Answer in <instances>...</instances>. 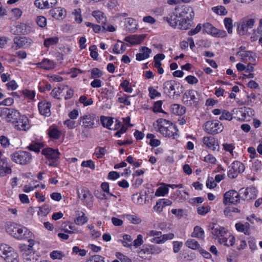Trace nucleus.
<instances>
[{
    "label": "nucleus",
    "instance_id": "obj_1",
    "mask_svg": "<svg viewBox=\"0 0 262 262\" xmlns=\"http://www.w3.org/2000/svg\"><path fill=\"white\" fill-rule=\"evenodd\" d=\"M1 116L8 122L17 123L15 125L17 129L20 130L26 129L28 122V119L24 116L20 118V113L18 111L13 108L4 107L1 109Z\"/></svg>",
    "mask_w": 262,
    "mask_h": 262
},
{
    "label": "nucleus",
    "instance_id": "obj_2",
    "mask_svg": "<svg viewBox=\"0 0 262 262\" xmlns=\"http://www.w3.org/2000/svg\"><path fill=\"white\" fill-rule=\"evenodd\" d=\"M155 128L163 137L175 139L178 136V129L177 127L169 121L160 118L157 120Z\"/></svg>",
    "mask_w": 262,
    "mask_h": 262
},
{
    "label": "nucleus",
    "instance_id": "obj_3",
    "mask_svg": "<svg viewBox=\"0 0 262 262\" xmlns=\"http://www.w3.org/2000/svg\"><path fill=\"white\" fill-rule=\"evenodd\" d=\"M7 232L14 238L19 240L25 239L33 237V234L27 228L16 224H11L7 229Z\"/></svg>",
    "mask_w": 262,
    "mask_h": 262
},
{
    "label": "nucleus",
    "instance_id": "obj_4",
    "mask_svg": "<svg viewBox=\"0 0 262 262\" xmlns=\"http://www.w3.org/2000/svg\"><path fill=\"white\" fill-rule=\"evenodd\" d=\"M41 153L48 159L46 162L48 165L54 167L58 166L60 155L58 149H54L51 148H45L42 150Z\"/></svg>",
    "mask_w": 262,
    "mask_h": 262
},
{
    "label": "nucleus",
    "instance_id": "obj_5",
    "mask_svg": "<svg viewBox=\"0 0 262 262\" xmlns=\"http://www.w3.org/2000/svg\"><path fill=\"white\" fill-rule=\"evenodd\" d=\"M11 158L16 163L25 165L30 162L32 156L29 152L19 150L12 154Z\"/></svg>",
    "mask_w": 262,
    "mask_h": 262
},
{
    "label": "nucleus",
    "instance_id": "obj_6",
    "mask_svg": "<svg viewBox=\"0 0 262 262\" xmlns=\"http://www.w3.org/2000/svg\"><path fill=\"white\" fill-rule=\"evenodd\" d=\"M255 21V19L253 18L248 17L243 18L241 19L237 26V31L238 34L240 35L246 34L248 29L253 27Z\"/></svg>",
    "mask_w": 262,
    "mask_h": 262
},
{
    "label": "nucleus",
    "instance_id": "obj_7",
    "mask_svg": "<svg viewBox=\"0 0 262 262\" xmlns=\"http://www.w3.org/2000/svg\"><path fill=\"white\" fill-rule=\"evenodd\" d=\"M95 120L94 114L88 113L79 118L78 123L84 128H93L95 127Z\"/></svg>",
    "mask_w": 262,
    "mask_h": 262
},
{
    "label": "nucleus",
    "instance_id": "obj_8",
    "mask_svg": "<svg viewBox=\"0 0 262 262\" xmlns=\"http://www.w3.org/2000/svg\"><path fill=\"white\" fill-rule=\"evenodd\" d=\"M175 10L179 18L192 19L194 17V12L189 6L183 5L176 8Z\"/></svg>",
    "mask_w": 262,
    "mask_h": 262
},
{
    "label": "nucleus",
    "instance_id": "obj_9",
    "mask_svg": "<svg viewBox=\"0 0 262 262\" xmlns=\"http://www.w3.org/2000/svg\"><path fill=\"white\" fill-rule=\"evenodd\" d=\"M223 129V126L220 122L208 121L205 125V130L210 134H216L221 133Z\"/></svg>",
    "mask_w": 262,
    "mask_h": 262
},
{
    "label": "nucleus",
    "instance_id": "obj_10",
    "mask_svg": "<svg viewBox=\"0 0 262 262\" xmlns=\"http://www.w3.org/2000/svg\"><path fill=\"white\" fill-rule=\"evenodd\" d=\"M77 193L79 198L83 201L88 207H91L93 206V196L87 188L82 187L77 191Z\"/></svg>",
    "mask_w": 262,
    "mask_h": 262
},
{
    "label": "nucleus",
    "instance_id": "obj_11",
    "mask_svg": "<svg viewBox=\"0 0 262 262\" xmlns=\"http://www.w3.org/2000/svg\"><path fill=\"white\" fill-rule=\"evenodd\" d=\"M198 93L194 90H189L187 91L183 97V101L184 104L188 106H191L193 104L196 103L198 101L197 96Z\"/></svg>",
    "mask_w": 262,
    "mask_h": 262
},
{
    "label": "nucleus",
    "instance_id": "obj_12",
    "mask_svg": "<svg viewBox=\"0 0 262 262\" xmlns=\"http://www.w3.org/2000/svg\"><path fill=\"white\" fill-rule=\"evenodd\" d=\"M245 170L244 165L239 161H234L231 164V166L228 171V176L229 178L234 179L237 175Z\"/></svg>",
    "mask_w": 262,
    "mask_h": 262
},
{
    "label": "nucleus",
    "instance_id": "obj_13",
    "mask_svg": "<svg viewBox=\"0 0 262 262\" xmlns=\"http://www.w3.org/2000/svg\"><path fill=\"white\" fill-rule=\"evenodd\" d=\"M240 196L235 190H231L226 192L224 195L223 203L226 205L228 203L236 204L239 202Z\"/></svg>",
    "mask_w": 262,
    "mask_h": 262
},
{
    "label": "nucleus",
    "instance_id": "obj_14",
    "mask_svg": "<svg viewBox=\"0 0 262 262\" xmlns=\"http://www.w3.org/2000/svg\"><path fill=\"white\" fill-rule=\"evenodd\" d=\"M179 83L172 80L164 82L163 85L164 93L169 96L171 94L173 96L176 95V89L177 86H179Z\"/></svg>",
    "mask_w": 262,
    "mask_h": 262
},
{
    "label": "nucleus",
    "instance_id": "obj_15",
    "mask_svg": "<svg viewBox=\"0 0 262 262\" xmlns=\"http://www.w3.org/2000/svg\"><path fill=\"white\" fill-rule=\"evenodd\" d=\"M240 191L241 194H243L242 198L244 200L250 201L256 197L257 190L255 187H250L246 189H242Z\"/></svg>",
    "mask_w": 262,
    "mask_h": 262
},
{
    "label": "nucleus",
    "instance_id": "obj_16",
    "mask_svg": "<svg viewBox=\"0 0 262 262\" xmlns=\"http://www.w3.org/2000/svg\"><path fill=\"white\" fill-rule=\"evenodd\" d=\"M57 3V0H35L34 5L41 9H49L55 6Z\"/></svg>",
    "mask_w": 262,
    "mask_h": 262
},
{
    "label": "nucleus",
    "instance_id": "obj_17",
    "mask_svg": "<svg viewBox=\"0 0 262 262\" xmlns=\"http://www.w3.org/2000/svg\"><path fill=\"white\" fill-rule=\"evenodd\" d=\"M209 227L211 230V234L217 237L219 240L221 237L224 236V234L227 232L224 227L215 224H210L209 225Z\"/></svg>",
    "mask_w": 262,
    "mask_h": 262
},
{
    "label": "nucleus",
    "instance_id": "obj_18",
    "mask_svg": "<svg viewBox=\"0 0 262 262\" xmlns=\"http://www.w3.org/2000/svg\"><path fill=\"white\" fill-rule=\"evenodd\" d=\"M51 103L46 101H42L38 104L39 113L45 117H49L51 115Z\"/></svg>",
    "mask_w": 262,
    "mask_h": 262
},
{
    "label": "nucleus",
    "instance_id": "obj_19",
    "mask_svg": "<svg viewBox=\"0 0 262 262\" xmlns=\"http://www.w3.org/2000/svg\"><path fill=\"white\" fill-rule=\"evenodd\" d=\"M14 42L18 48L28 47L31 43V40L26 37H15Z\"/></svg>",
    "mask_w": 262,
    "mask_h": 262
},
{
    "label": "nucleus",
    "instance_id": "obj_20",
    "mask_svg": "<svg viewBox=\"0 0 262 262\" xmlns=\"http://www.w3.org/2000/svg\"><path fill=\"white\" fill-rule=\"evenodd\" d=\"M203 142L207 147L213 150H216L217 147L219 148L217 140L213 137H204L203 139Z\"/></svg>",
    "mask_w": 262,
    "mask_h": 262
},
{
    "label": "nucleus",
    "instance_id": "obj_21",
    "mask_svg": "<svg viewBox=\"0 0 262 262\" xmlns=\"http://www.w3.org/2000/svg\"><path fill=\"white\" fill-rule=\"evenodd\" d=\"M49 13L52 17L57 19H62L66 15V10L61 7L51 9Z\"/></svg>",
    "mask_w": 262,
    "mask_h": 262
},
{
    "label": "nucleus",
    "instance_id": "obj_22",
    "mask_svg": "<svg viewBox=\"0 0 262 262\" xmlns=\"http://www.w3.org/2000/svg\"><path fill=\"white\" fill-rule=\"evenodd\" d=\"M234 240V237L230 233L226 232L225 234H224V236L220 238L219 242L221 244L229 247L233 245Z\"/></svg>",
    "mask_w": 262,
    "mask_h": 262
},
{
    "label": "nucleus",
    "instance_id": "obj_23",
    "mask_svg": "<svg viewBox=\"0 0 262 262\" xmlns=\"http://www.w3.org/2000/svg\"><path fill=\"white\" fill-rule=\"evenodd\" d=\"M47 133L50 138L58 139L61 136V131L55 125H52L47 130Z\"/></svg>",
    "mask_w": 262,
    "mask_h": 262
},
{
    "label": "nucleus",
    "instance_id": "obj_24",
    "mask_svg": "<svg viewBox=\"0 0 262 262\" xmlns=\"http://www.w3.org/2000/svg\"><path fill=\"white\" fill-rule=\"evenodd\" d=\"M178 17L179 16L175 10L174 12L169 13L167 16L164 17L163 20L167 21L172 27L176 28L178 26Z\"/></svg>",
    "mask_w": 262,
    "mask_h": 262
},
{
    "label": "nucleus",
    "instance_id": "obj_25",
    "mask_svg": "<svg viewBox=\"0 0 262 262\" xmlns=\"http://www.w3.org/2000/svg\"><path fill=\"white\" fill-rule=\"evenodd\" d=\"M11 169L8 166L6 159L0 158V176L4 177L11 173Z\"/></svg>",
    "mask_w": 262,
    "mask_h": 262
},
{
    "label": "nucleus",
    "instance_id": "obj_26",
    "mask_svg": "<svg viewBox=\"0 0 262 262\" xmlns=\"http://www.w3.org/2000/svg\"><path fill=\"white\" fill-rule=\"evenodd\" d=\"M140 53L136 54V59L138 61H141L147 59L149 57L151 50L146 47H142L139 50Z\"/></svg>",
    "mask_w": 262,
    "mask_h": 262
},
{
    "label": "nucleus",
    "instance_id": "obj_27",
    "mask_svg": "<svg viewBox=\"0 0 262 262\" xmlns=\"http://www.w3.org/2000/svg\"><path fill=\"white\" fill-rule=\"evenodd\" d=\"M144 35H134L129 36H126L124 38V40L130 43L132 45L140 44L144 39Z\"/></svg>",
    "mask_w": 262,
    "mask_h": 262
},
{
    "label": "nucleus",
    "instance_id": "obj_28",
    "mask_svg": "<svg viewBox=\"0 0 262 262\" xmlns=\"http://www.w3.org/2000/svg\"><path fill=\"white\" fill-rule=\"evenodd\" d=\"M124 25L126 30L131 32H135L137 29V23L133 18L128 17L125 19Z\"/></svg>",
    "mask_w": 262,
    "mask_h": 262
},
{
    "label": "nucleus",
    "instance_id": "obj_29",
    "mask_svg": "<svg viewBox=\"0 0 262 262\" xmlns=\"http://www.w3.org/2000/svg\"><path fill=\"white\" fill-rule=\"evenodd\" d=\"M18 257L17 253L11 247L4 258L7 262H18Z\"/></svg>",
    "mask_w": 262,
    "mask_h": 262
},
{
    "label": "nucleus",
    "instance_id": "obj_30",
    "mask_svg": "<svg viewBox=\"0 0 262 262\" xmlns=\"http://www.w3.org/2000/svg\"><path fill=\"white\" fill-rule=\"evenodd\" d=\"M236 229L241 232H243L245 235H249L250 234V225L248 223L243 224L241 222L235 224Z\"/></svg>",
    "mask_w": 262,
    "mask_h": 262
},
{
    "label": "nucleus",
    "instance_id": "obj_31",
    "mask_svg": "<svg viewBox=\"0 0 262 262\" xmlns=\"http://www.w3.org/2000/svg\"><path fill=\"white\" fill-rule=\"evenodd\" d=\"M237 55L241 57V60L243 62H247L248 60L253 62L255 60V58L253 56V53L250 51H244L241 53V51L237 52Z\"/></svg>",
    "mask_w": 262,
    "mask_h": 262
},
{
    "label": "nucleus",
    "instance_id": "obj_32",
    "mask_svg": "<svg viewBox=\"0 0 262 262\" xmlns=\"http://www.w3.org/2000/svg\"><path fill=\"white\" fill-rule=\"evenodd\" d=\"M37 65L39 67L46 70L53 69L55 66V64L53 61L48 59H43L41 62L38 63Z\"/></svg>",
    "mask_w": 262,
    "mask_h": 262
},
{
    "label": "nucleus",
    "instance_id": "obj_33",
    "mask_svg": "<svg viewBox=\"0 0 262 262\" xmlns=\"http://www.w3.org/2000/svg\"><path fill=\"white\" fill-rule=\"evenodd\" d=\"M92 15L94 17L98 23L104 24L106 21V18L104 16V13L100 11H94L92 12Z\"/></svg>",
    "mask_w": 262,
    "mask_h": 262
},
{
    "label": "nucleus",
    "instance_id": "obj_34",
    "mask_svg": "<svg viewBox=\"0 0 262 262\" xmlns=\"http://www.w3.org/2000/svg\"><path fill=\"white\" fill-rule=\"evenodd\" d=\"M191 236L192 237L203 239L204 237V231L201 227L196 226L194 227Z\"/></svg>",
    "mask_w": 262,
    "mask_h": 262
},
{
    "label": "nucleus",
    "instance_id": "obj_35",
    "mask_svg": "<svg viewBox=\"0 0 262 262\" xmlns=\"http://www.w3.org/2000/svg\"><path fill=\"white\" fill-rule=\"evenodd\" d=\"M181 19L182 20H180L179 23L178 24V28L184 30L189 29L191 26L190 21L192 19Z\"/></svg>",
    "mask_w": 262,
    "mask_h": 262
},
{
    "label": "nucleus",
    "instance_id": "obj_36",
    "mask_svg": "<svg viewBox=\"0 0 262 262\" xmlns=\"http://www.w3.org/2000/svg\"><path fill=\"white\" fill-rule=\"evenodd\" d=\"M99 92L102 95V97L107 99H112L114 97L113 91L106 88H103L101 89Z\"/></svg>",
    "mask_w": 262,
    "mask_h": 262
},
{
    "label": "nucleus",
    "instance_id": "obj_37",
    "mask_svg": "<svg viewBox=\"0 0 262 262\" xmlns=\"http://www.w3.org/2000/svg\"><path fill=\"white\" fill-rule=\"evenodd\" d=\"M171 110L172 112L178 115H182L185 112V108L184 106L177 104H174L171 106Z\"/></svg>",
    "mask_w": 262,
    "mask_h": 262
},
{
    "label": "nucleus",
    "instance_id": "obj_38",
    "mask_svg": "<svg viewBox=\"0 0 262 262\" xmlns=\"http://www.w3.org/2000/svg\"><path fill=\"white\" fill-rule=\"evenodd\" d=\"M78 215V216L74 220L76 224L82 225L87 222L88 219L83 212L79 213Z\"/></svg>",
    "mask_w": 262,
    "mask_h": 262
},
{
    "label": "nucleus",
    "instance_id": "obj_39",
    "mask_svg": "<svg viewBox=\"0 0 262 262\" xmlns=\"http://www.w3.org/2000/svg\"><path fill=\"white\" fill-rule=\"evenodd\" d=\"M203 32L210 34L213 36L214 32L215 31L216 28L213 27L211 24L207 23L203 25Z\"/></svg>",
    "mask_w": 262,
    "mask_h": 262
},
{
    "label": "nucleus",
    "instance_id": "obj_40",
    "mask_svg": "<svg viewBox=\"0 0 262 262\" xmlns=\"http://www.w3.org/2000/svg\"><path fill=\"white\" fill-rule=\"evenodd\" d=\"M107 153V150L105 147H97L95 148L94 155L96 156L97 159H101L104 157Z\"/></svg>",
    "mask_w": 262,
    "mask_h": 262
},
{
    "label": "nucleus",
    "instance_id": "obj_41",
    "mask_svg": "<svg viewBox=\"0 0 262 262\" xmlns=\"http://www.w3.org/2000/svg\"><path fill=\"white\" fill-rule=\"evenodd\" d=\"M224 24L229 34L232 33L233 20L230 17H225L224 19Z\"/></svg>",
    "mask_w": 262,
    "mask_h": 262
},
{
    "label": "nucleus",
    "instance_id": "obj_42",
    "mask_svg": "<svg viewBox=\"0 0 262 262\" xmlns=\"http://www.w3.org/2000/svg\"><path fill=\"white\" fill-rule=\"evenodd\" d=\"M58 40L59 38L56 36L47 38L44 40V46L46 48H49L51 46L56 45Z\"/></svg>",
    "mask_w": 262,
    "mask_h": 262
},
{
    "label": "nucleus",
    "instance_id": "obj_43",
    "mask_svg": "<svg viewBox=\"0 0 262 262\" xmlns=\"http://www.w3.org/2000/svg\"><path fill=\"white\" fill-rule=\"evenodd\" d=\"M185 244L187 247L193 250L198 249L200 247L199 243L193 239H188Z\"/></svg>",
    "mask_w": 262,
    "mask_h": 262
},
{
    "label": "nucleus",
    "instance_id": "obj_44",
    "mask_svg": "<svg viewBox=\"0 0 262 262\" xmlns=\"http://www.w3.org/2000/svg\"><path fill=\"white\" fill-rule=\"evenodd\" d=\"M101 122L104 127L107 128L111 129V126L113 123V121L111 118L104 116L101 117Z\"/></svg>",
    "mask_w": 262,
    "mask_h": 262
},
{
    "label": "nucleus",
    "instance_id": "obj_45",
    "mask_svg": "<svg viewBox=\"0 0 262 262\" xmlns=\"http://www.w3.org/2000/svg\"><path fill=\"white\" fill-rule=\"evenodd\" d=\"M212 10L214 13L220 15H225L228 13L226 9L223 6L214 7L212 8Z\"/></svg>",
    "mask_w": 262,
    "mask_h": 262
},
{
    "label": "nucleus",
    "instance_id": "obj_46",
    "mask_svg": "<svg viewBox=\"0 0 262 262\" xmlns=\"http://www.w3.org/2000/svg\"><path fill=\"white\" fill-rule=\"evenodd\" d=\"M86 262H105V258L100 255H94L86 260Z\"/></svg>",
    "mask_w": 262,
    "mask_h": 262
},
{
    "label": "nucleus",
    "instance_id": "obj_47",
    "mask_svg": "<svg viewBox=\"0 0 262 262\" xmlns=\"http://www.w3.org/2000/svg\"><path fill=\"white\" fill-rule=\"evenodd\" d=\"M102 75V72L98 68H94L91 70V78H99Z\"/></svg>",
    "mask_w": 262,
    "mask_h": 262
},
{
    "label": "nucleus",
    "instance_id": "obj_48",
    "mask_svg": "<svg viewBox=\"0 0 262 262\" xmlns=\"http://www.w3.org/2000/svg\"><path fill=\"white\" fill-rule=\"evenodd\" d=\"M11 248V247L6 244H0V256L4 258V256L7 255V253Z\"/></svg>",
    "mask_w": 262,
    "mask_h": 262
},
{
    "label": "nucleus",
    "instance_id": "obj_49",
    "mask_svg": "<svg viewBox=\"0 0 262 262\" xmlns=\"http://www.w3.org/2000/svg\"><path fill=\"white\" fill-rule=\"evenodd\" d=\"M126 219L134 224H139L141 223V220L135 215L127 214Z\"/></svg>",
    "mask_w": 262,
    "mask_h": 262
},
{
    "label": "nucleus",
    "instance_id": "obj_50",
    "mask_svg": "<svg viewBox=\"0 0 262 262\" xmlns=\"http://www.w3.org/2000/svg\"><path fill=\"white\" fill-rule=\"evenodd\" d=\"M168 192L167 186H161L159 187L156 191V196H164Z\"/></svg>",
    "mask_w": 262,
    "mask_h": 262
},
{
    "label": "nucleus",
    "instance_id": "obj_51",
    "mask_svg": "<svg viewBox=\"0 0 262 262\" xmlns=\"http://www.w3.org/2000/svg\"><path fill=\"white\" fill-rule=\"evenodd\" d=\"M50 209L49 206L45 205L39 207V210L38 211V214L41 216H45L50 212Z\"/></svg>",
    "mask_w": 262,
    "mask_h": 262
},
{
    "label": "nucleus",
    "instance_id": "obj_52",
    "mask_svg": "<svg viewBox=\"0 0 262 262\" xmlns=\"http://www.w3.org/2000/svg\"><path fill=\"white\" fill-rule=\"evenodd\" d=\"M210 210V207L208 205H203L198 208V213L202 215H205Z\"/></svg>",
    "mask_w": 262,
    "mask_h": 262
},
{
    "label": "nucleus",
    "instance_id": "obj_53",
    "mask_svg": "<svg viewBox=\"0 0 262 262\" xmlns=\"http://www.w3.org/2000/svg\"><path fill=\"white\" fill-rule=\"evenodd\" d=\"M42 146L41 144H40L39 143H37V142H35V143H33L31 144L28 146V148L30 150H32V151L38 152L40 151Z\"/></svg>",
    "mask_w": 262,
    "mask_h": 262
},
{
    "label": "nucleus",
    "instance_id": "obj_54",
    "mask_svg": "<svg viewBox=\"0 0 262 262\" xmlns=\"http://www.w3.org/2000/svg\"><path fill=\"white\" fill-rule=\"evenodd\" d=\"M79 101L84 106L92 105L93 103V101L92 98L88 99L85 96H81L79 98Z\"/></svg>",
    "mask_w": 262,
    "mask_h": 262
},
{
    "label": "nucleus",
    "instance_id": "obj_55",
    "mask_svg": "<svg viewBox=\"0 0 262 262\" xmlns=\"http://www.w3.org/2000/svg\"><path fill=\"white\" fill-rule=\"evenodd\" d=\"M219 119L221 120H231L232 119V115L229 112L224 110Z\"/></svg>",
    "mask_w": 262,
    "mask_h": 262
},
{
    "label": "nucleus",
    "instance_id": "obj_56",
    "mask_svg": "<svg viewBox=\"0 0 262 262\" xmlns=\"http://www.w3.org/2000/svg\"><path fill=\"white\" fill-rule=\"evenodd\" d=\"M133 201L137 204H142L143 203V198L141 194L136 193L133 195Z\"/></svg>",
    "mask_w": 262,
    "mask_h": 262
},
{
    "label": "nucleus",
    "instance_id": "obj_57",
    "mask_svg": "<svg viewBox=\"0 0 262 262\" xmlns=\"http://www.w3.org/2000/svg\"><path fill=\"white\" fill-rule=\"evenodd\" d=\"M81 12L80 9H75L73 12V14L75 15V19L78 23H81L82 20Z\"/></svg>",
    "mask_w": 262,
    "mask_h": 262
},
{
    "label": "nucleus",
    "instance_id": "obj_58",
    "mask_svg": "<svg viewBox=\"0 0 262 262\" xmlns=\"http://www.w3.org/2000/svg\"><path fill=\"white\" fill-rule=\"evenodd\" d=\"M23 94L25 97L31 100L33 99L35 96V92L32 90H25L23 91Z\"/></svg>",
    "mask_w": 262,
    "mask_h": 262
},
{
    "label": "nucleus",
    "instance_id": "obj_59",
    "mask_svg": "<svg viewBox=\"0 0 262 262\" xmlns=\"http://www.w3.org/2000/svg\"><path fill=\"white\" fill-rule=\"evenodd\" d=\"M149 247L151 248V254L157 255L162 252V250L161 247L157 245H150Z\"/></svg>",
    "mask_w": 262,
    "mask_h": 262
},
{
    "label": "nucleus",
    "instance_id": "obj_60",
    "mask_svg": "<svg viewBox=\"0 0 262 262\" xmlns=\"http://www.w3.org/2000/svg\"><path fill=\"white\" fill-rule=\"evenodd\" d=\"M115 255L121 262H132L130 258L120 252H116Z\"/></svg>",
    "mask_w": 262,
    "mask_h": 262
},
{
    "label": "nucleus",
    "instance_id": "obj_61",
    "mask_svg": "<svg viewBox=\"0 0 262 262\" xmlns=\"http://www.w3.org/2000/svg\"><path fill=\"white\" fill-rule=\"evenodd\" d=\"M81 165L82 167H89L93 170L95 168V164L94 162L91 160L83 161Z\"/></svg>",
    "mask_w": 262,
    "mask_h": 262
},
{
    "label": "nucleus",
    "instance_id": "obj_62",
    "mask_svg": "<svg viewBox=\"0 0 262 262\" xmlns=\"http://www.w3.org/2000/svg\"><path fill=\"white\" fill-rule=\"evenodd\" d=\"M214 37L224 38L227 36V33L224 30H220L217 28L215 29V32H214Z\"/></svg>",
    "mask_w": 262,
    "mask_h": 262
},
{
    "label": "nucleus",
    "instance_id": "obj_63",
    "mask_svg": "<svg viewBox=\"0 0 262 262\" xmlns=\"http://www.w3.org/2000/svg\"><path fill=\"white\" fill-rule=\"evenodd\" d=\"M223 148L227 151L230 152L232 156H233V149L234 146L232 144L224 143L223 144Z\"/></svg>",
    "mask_w": 262,
    "mask_h": 262
},
{
    "label": "nucleus",
    "instance_id": "obj_64",
    "mask_svg": "<svg viewBox=\"0 0 262 262\" xmlns=\"http://www.w3.org/2000/svg\"><path fill=\"white\" fill-rule=\"evenodd\" d=\"M36 22L37 25L40 27H44L47 25V19L42 16H38Z\"/></svg>",
    "mask_w": 262,
    "mask_h": 262
}]
</instances>
